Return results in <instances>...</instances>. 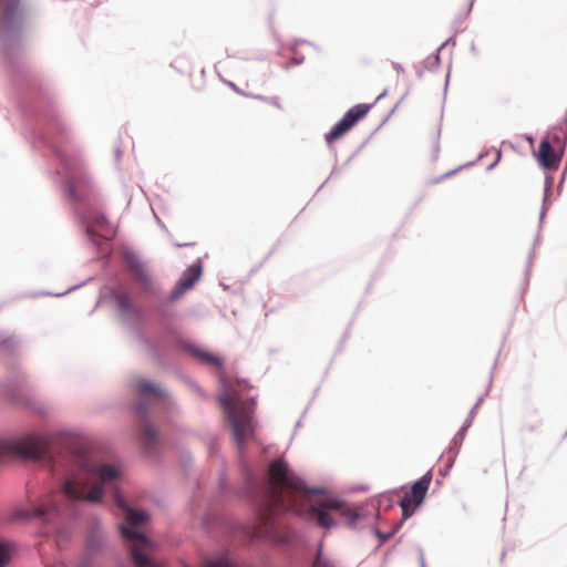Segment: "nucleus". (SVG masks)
Returning a JSON list of instances; mask_svg holds the SVG:
<instances>
[{"label": "nucleus", "mask_w": 567, "mask_h": 567, "mask_svg": "<svg viewBox=\"0 0 567 567\" xmlns=\"http://www.w3.org/2000/svg\"><path fill=\"white\" fill-rule=\"evenodd\" d=\"M282 511H292L322 528L341 522L353 525L359 517L353 508L331 494L307 488L284 460H275L269 464L268 503L260 513L256 535L268 536L275 529L274 515Z\"/></svg>", "instance_id": "1"}, {"label": "nucleus", "mask_w": 567, "mask_h": 567, "mask_svg": "<svg viewBox=\"0 0 567 567\" xmlns=\"http://www.w3.org/2000/svg\"><path fill=\"white\" fill-rule=\"evenodd\" d=\"M118 477V471L104 464H95L86 451L72 455V466L62 486V493L52 492L32 507L28 516L45 523L54 522L61 514L58 499L65 496L69 499H83L97 503L102 499L103 488L113 486Z\"/></svg>", "instance_id": "2"}, {"label": "nucleus", "mask_w": 567, "mask_h": 567, "mask_svg": "<svg viewBox=\"0 0 567 567\" xmlns=\"http://www.w3.org/2000/svg\"><path fill=\"white\" fill-rule=\"evenodd\" d=\"M114 498L116 505L125 513L126 525L121 526V533L125 539L132 542L131 555L136 567H157L152 556L153 543L138 530V527L146 522L147 515L128 508L117 491L114 493Z\"/></svg>", "instance_id": "3"}, {"label": "nucleus", "mask_w": 567, "mask_h": 567, "mask_svg": "<svg viewBox=\"0 0 567 567\" xmlns=\"http://www.w3.org/2000/svg\"><path fill=\"white\" fill-rule=\"evenodd\" d=\"M219 402L230 423L233 436L239 447L244 446L252 434L251 403L236 400L231 394H223Z\"/></svg>", "instance_id": "4"}, {"label": "nucleus", "mask_w": 567, "mask_h": 567, "mask_svg": "<svg viewBox=\"0 0 567 567\" xmlns=\"http://www.w3.org/2000/svg\"><path fill=\"white\" fill-rule=\"evenodd\" d=\"M51 445L50 435H29L17 442L0 440V461L11 452L29 458H42L49 454Z\"/></svg>", "instance_id": "5"}, {"label": "nucleus", "mask_w": 567, "mask_h": 567, "mask_svg": "<svg viewBox=\"0 0 567 567\" xmlns=\"http://www.w3.org/2000/svg\"><path fill=\"white\" fill-rule=\"evenodd\" d=\"M371 104H357L349 109L343 117L326 134V142L332 145L346 135L371 110Z\"/></svg>", "instance_id": "6"}, {"label": "nucleus", "mask_w": 567, "mask_h": 567, "mask_svg": "<svg viewBox=\"0 0 567 567\" xmlns=\"http://www.w3.org/2000/svg\"><path fill=\"white\" fill-rule=\"evenodd\" d=\"M431 482L432 472L429 471L405 492L404 497L400 502L404 518L412 516L414 511L423 503Z\"/></svg>", "instance_id": "7"}, {"label": "nucleus", "mask_w": 567, "mask_h": 567, "mask_svg": "<svg viewBox=\"0 0 567 567\" xmlns=\"http://www.w3.org/2000/svg\"><path fill=\"white\" fill-rule=\"evenodd\" d=\"M0 9H2L1 28L9 30L21 23L22 10L19 0H0Z\"/></svg>", "instance_id": "8"}, {"label": "nucleus", "mask_w": 567, "mask_h": 567, "mask_svg": "<svg viewBox=\"0 0 567 567\" xmlns=\"http://www.w3.org/2000/svg\"><path fill=\"white\" fill-rule=\"evenodd\" d=\"M537 158L539 164L547 169H557L560 163V156L555 153L548 141L540 142Z\"/></svg>", "instance_id": "9"}, {"label": "nucleus", "mask_w": 567, "mask_h": 567, "mask_svg": "<svg viewBox=\"0 0 567 567\" xmlns=\"http://www.w3.org/2000/svg\"><path fill=\"white\" fill-rule=\"evenodd\" d=\"M96 231H100V237L104 239H110L115 234L114 228L109 224L107 219L103 215L96 216L93 224L87 228V234L93 241H95L94 236Z\"/></svg>", "instance_id": "10"}, {"label": "nucleus", "mask_w": 567, "mask_h": 567, "mask_svg": "<svg viewBox=\"0 0 567 567\" xmlns=\"http://www.w3.org/2000/svg\"><path fill=\"white\" fill-rule=\"evenodd\" d=\"M202 274V267L199 265H192L188 267L178 281V288L181 290H187L194 286L199 279Z\"/></svg>", "instance_id": "11"}, {"label": "nucleus", "mask_w": 567, "mask_h": 567, "mask_svg": "<svg viewBox=\"0 0 567 567\" xmlns=\"http://www.w3.org/2000/svg\"><path fill=\"white\" fill-rule=\"evenodd\" d=\"M137 392H138L141 401H144L147 398L157 399L163 395V392L158 386H156L154 383L146 381V380H141L137 383Z\"/></svg>", "instance_id": "12"}, {"label": "nucleus", "mask_w": 567, "mask_h": 567, "mask_svg": "<svg viewBox=\"0 0 567 567\" xmlns=\"http://www.w3.org/2000/svg\"><path fill=\"white\" fill-rule=\"evenodd\" d=\"M18 342L13 338L3 339L0 342V360L7 361L16 354Z\"/></svg>", "instance_id": "13"}, {"label": "nucleus", "mask_w": 567, "mask_h": 567, "mask_svg": "<svg viewBox=\"0 0 567 567\" xmlns=\"http://www.w3.org/2000/svg\"><path fill=\"white\" fill-rule=\"evenodd\" d=\"M202 567H236L227 553H219L208 559Z\"/></svg>", "instance_id": "14"}, {"label": "nucleus", "mask_w": 567, "mask_h": 567, "mask_svg": "<svg viewBox=\"0 0 567 567\" xmlns=\"http://www.w3.org/2000/svg\"><path fill=\"white\" fill-rule=\"evenodd\" d=\"M141 440L144 443V445L147 447H152L153 445H155L156 440H157V434L152 424L144 423L142 425Z\"/></svg>", "instance_id": "15"}, {"label": "nucleus", "mask_w": 567, "mask_h": 567, "mask_svg": "<svg viewBox=\"0 0 567 567\" xmlns=\"http://www.w3.org/2000/svg\"><path fill=\"white\" fill-rule=\"evenodd\" d=\"M13 551L11 544L0 543V567H4L11 563Z\"/></svg>", "instance_id": "16"}, {"label": "nucleus", "mask_w": 567, "mask_h": 567, "mask_svg": "<svg viewBox=\"0 0 567 567\" xmlns=\"http://www.w3.org/2000/svg\"><path fill=\"white\" fill-rule=\"evenodd\" d=\"M132 270L137 281L144 285L150 282V275L143 265L140 262H134L132 264Z\"/></svg>", "instance_id": "17"}, {"label": "nucleus", "mask_w": 567, "mask_h": 567, "mask_svg": "<svg viewBox=\"0 0 567 567\" xmlns=\"http://www.w3.org/2000/svg\"><path fill=\"white\" fill-rule=\"evenodd\" d=\"M198 355L202 359V361H204L205 363L213 364V365H216V367H220L221 365V360L217 355H215L213 353L200 352Z\"/></svg>", "instance_id": "18"}, {"label": "nucleus", "mask_w": 567, "mask_h": 567, "mask_svg": "<svg viewBox=\"0 0 567 567\" xmlns=\"http://www.w3.org/2000/svg\"><path fill=\"white\" fill-rule=\"evenodd\" d=\"M117 303L121 309L127 310L131 306V301L127 295L125 293H118L117 295Z\"/></svg>", "instance_id": "19"}, {"label": "nucleus", "mask_w": 567, "mask_h": 567, "mask_svg": "<svg viewBox=\"0 0 567 567\" xmlns=\"http://www.w3.org/2000/svg\"><path fill=\"white\" fill-rule=\"evenodd\" d=\"M101 540H95L93 538H91L87 543V549L90 551H95L97 549L99 546H101Z\"/></svg>", "instance_id": "20"}, {"label": "nucleus", "mask_w": 567, "mask_h": 567, "mask_svg": "<svg viewBox=\"0 0 567 567\" xmlns=\"http://www.w3.org/2000/svg\"><path fill=\"white\" fill-rule=\"evenodd\" d=\"M136 410L138 413L141 414H144L145 413V410L146 408L143 405V403L141 402L137 406H136Z\"/></svg>", "instance_id": "21"}, {"label": "nucleus", "mask_w": 567, "mask_h": 567, "mask_svg": "<svg viewBox=\"0 0 567 567\" xmlns=\"http://www.w3.org/2000/svg\"><path fill=\"white\" fill-rule=\"evenodd\" d=\"M312 567H321L319 561H316V564Z\"/></svg>", "instance_id": "22"}]
</instances>
